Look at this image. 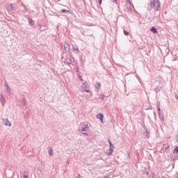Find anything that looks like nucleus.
Returning a JSON list of instances; mask_svg holds the SVG:
<instances>
[{
	"instance_id": "nucleus-15",
	"label": "nucleus",
	"mask_w": 178,
	"mask_h": 178,
	"mask_svg": "<svg viewBox=\"0 0 178 178\" xmlns=\"http://www.w3.org/2000/svg\"><path fill=\"white\" fill-rule=\"evenodd\" d=\"M151 31H152V33H154V34H156V33H158V31L156 30V29L155 27H152V28L151 29Z\"/></svg>"
},
{
	"instance_id": "nucleus-18",
	"label": "nucleus",
	"mask_w": 178,
	"mask_h": 178,
	"mask_svg": "<svg viewBox=\"0 0 178 178\" xmlns=\"http://www.w3.org/2000/svg\"><path fill=\"white\" fill-rule=\"evenodd\" d=\"M66 63H67V65H69V66H70V65H72L71 61H70V58H67L66 59Z\"/></svg>"
},
{
	"instance_id": "nucleus-14",
	"label": "nucleus",
	"mask_w": 178,
	"mask_h": 178,
	"mask_svg": "<svg viewBox=\"0 0 178 178\" xmlns=\"http://www.w3.org/2000/svg\"><path fill=\"white\" fill-rule=\"evenodd\" d=\"M4 87H6V90H7L8 92H10V86L8 85V83H5Z\"/></svg>"
},
{
	"instance_id": "nucleus-5",
	"label": "nucleus",
	"mask_w": 178,
	"mask_h": 178,
	"mask_svg": "<svg viewBox=\"0 0 178 178\" xmlns=\"http://www.w3.org/2000/svg\"><path fill=\"white\" fill-rule=\"evenodd\" d=\"M115 149V146L114 145H112L109 147V149H108V152H107V155L108 156H111V155H112V154H113V149Z\"/></svg>"
},
{
	"instance_id": "nucleus-3",
	"label": "nucleus",
	"mask_w": 178,
	"mask_h": 178,
	"mask_svg": "<svg viewBox=\"0 0 178 178\" xmlns=\"http://www.w3.org/2000/svg\"><path fill=\"white\" fill-rule=\"evenodd\" d=\"M3 123L4 126H8V127H10L12 126V123H10L9 119L8 118L3 119Z\"/></svg>"
},
{
	"instance_id": "nucleus-37",
	"label": "nucleus",
	"mask_w": 178,
	"mask_h": 178,
	"mask_svg": "<svg viewBox=\"0 0 178 178\" xmlns=\"http://www.w3.org/2000/svg\"><path fill=\"white\" fill-rule=\"evenodd\" d=\"M145 175H148V171L145 172Z\"/></svg>"
},
{
	"instance_id": "nucleus-38",
	"label": "nucleus",
	"mask_w": 178,
	"mask_h": 178,
	"mask_svg": "<svg viewBox=\"0 0 178 178\" xmlns=\"http://www.w3.org/2000/svg\"><path fill=\"white\" fill-rule=\"evenodd\" d=\"M62 12H67V10H63Z\"/></svg>"
},
{
	"instance_id": "nucleus-26",
	"label": "nucleus",
	"mask_w": 178,
	"mask_h": 178,
	"mask_svg": "<svg viewBox=\"0 0 178 178\" xmlns=\"http://www.w3.org/2000/svg\"><path fill=\"white\" fill-rule=\"evenodd\" d=\"M126 1L129 5H131V2L130 1V0H126Z\"/></svg>"
},
{
	"instance_id": "nucleus-13",
	"label": "nucleus",
	"mask_w": 178,
	"mask_h": 178,
	"mask_svg": "<svg viewBox=\"0 0 178 178\" xmlns=\"http://www.w3.org/2000/svg\"><path fill=\"white\" fill-rule=\"evenodd\" d=\"M48 154L50 156H54V151L52 150V148L49 147L48 149Z\"/></svg>"
},
{
	"instance_id": "nucleus-39",
	"label": "nucleus",
	"mask_w": 178,
	"mask_h": 178,
	"mask_svg": "<svg viewBox=\"0 0 178 178\" xmlns=\"http://www.w3.org/2000/svg\"><path fill=\"white\" fill-rule=\"evenodd\" d=\"M104 178H108V177H105Z\"/></svg>"
},
{
	"instance_id": "nucleus-27",
	"label": "nucleus",
	"mask_w": 178,
	"mask_h": 178,
	"mask_svg": "<svg viewBox=\"0 0 178 178\" xmlns=\"http://www.w3.org/2000/svg\"><path fill=\"white\" fill-rule=\"evenodd\" d=\"M79 79H80L81 81H83V76L79 75Z\"/></svg>"
},
{
	"instance_id": "nucleus-1",
	"label": "nucleus",
	"mask_w": 178,
	"mask_h": 178,
	"mask_svg": "<svg viewBox=\"0 0 178 178\" xmlns=\"http://www.w3.org/2000/svg\"><path fill=\"white\" fill-rule=\"evenodd\" d=\"M145 8L148 12H151L152 9H154L156 12L161 10V1L159 0H150Z\"/></svg>"
},
{
	"instance_id": "nucleus-34",
	"label": "nucleus",
	"mask_w": 178,
	"mask_h": 178,
	"mask_svg": "<svg viewBox=\"0 0 178 178\" xmlns=\"http://www.w3.org/2000/svg\"><path fill=\"white\" fill-rule=\"evenodd\" d=\"M76 72H79V67L76 68Z\"/></svg>"
},
{
	"instance_id": "nucleus-28",
	"label": "nucleus",
	"mask_w": 178,
	"mask_h": 178,
	"mask_svg": "<svg viewBox=\"0 0 178 178\" xmlns=\"http://www.w3.org/2000/svg\"><path fill=\"white\" fill-rule=\"evenodd\" d=\"M160 105H161V103H160V102H157V103H156L157 108H159Z\"/></svg>"
},
{
	"instance_id": "nucleus-35",
	"label": "nucleus",
	"mask_w": 178,
	"mask_h": 178,
	"mask_svg": "<svg viewBox=\"0 0 178 178\" xmlns=\"http://www.w3.org/2000/svg\"><path fill=\"white\" fill-rule=\"evenodd\" d=\"M83 134L84 136H88V134H87V133H83Z\"/></svg>"
},
{
	"instance_id": "nucleus-21",
	"label": "nucleus",
	"mask_w": 178,
	"mask_h": 178,
	"mask_svg": "<svg viewBox=\"0 0 178 178\" xmlns=\"http://www.w3.org/2000/svg\"><path fill=\"white\" fill-rule=\"evenodd\" d=\"M174 154H178V147H175L174 149Z\"/></svg>"
},
{
	"instance_id": "nucleus-7",
	"label": "nucleus",
	"mask_w": 178,
	"mask_h": 178,
	"mask_svg": "<svg viewBox=\"0 0 178 178\" xmlns=\"http://www.w3.org/2000/svg\"><path fill=\"white\" fill-rule=\"evenodd\" d=\"M143 136L146 137V138H149L150 137L149 130L147 129H145V131L143 132Z\"/></svg>"
},
{
	"instance_id": "nucleus-16",
	"label": "nucleus",
	"mask_w": 178,
	"mask_h": 178,
	"mask_svg": "<svg viewBox=\"0 0 178 178\" xmlns=\"http://www.w3.org/2000/svg\"><path fill=\"white\" fill-rule=\"evenodd\" d=\"M95 88H97V90H99V88H101V83H96V84H95Z\"/></svg>"
},
{
	"instance_id": "nucleus-29",
	"label": "nucleus",
	"mask_w": 178,
	"mask_h": 178,
	"mask_svg": "<svg viewBox=\"0 0 178 178\" xmlns=\"http://www.w3.org/2000/svg\"><path fill=\"white\" fill-rule=\"evenodd\" d=\"M113 3H118V1L116 0H111Z\"/></svg>"
},
{
	"instance_id": "nucleus-24",
	"label": "nucleus",
	"mask_w": 178,
	"mask_h": 178,
	"mask_svg": "<svg viewBox=\"0 0 178 178\" xmlns=\"http://www.w3.org/2000/svg\"><path fill=\"white\" fill-rule=\"evenodd\" d=\"M124 35H129V32H127V31H124Z\"/></svg>"
},
{
	"instance_id": "nucleus-33",
	"label": "nucleus",
	"mask_w": 178,
	"mask_h": 178,
	"mask_svg": "<svg viewBox=\"0 0 178 178\" xmlns=\"http://www.w3.org/2000/svg\"><path fill=\"white\" fill-rule=\"evenodd\" d=\"M99 5H102V0H99Z\"/></svg>"
},
{
	"instance_id": "nucleus-30",
	"label": "nucleus",
	"mask_w": 178,
	"mask_h": 178,
	"mask_svg": "<svg viewBox=\"0 0 178 178\" xmlns=\"http://www.w3.org/2000/svg\"><path fill=\"white\" fill-rule=\"evenodd\" d=\"M24 178H29V176H27V175H26V173L24 174Z\"/></svg>"
},
{
	"instance_id": "nucleus-8",
	"label": "nucleus",
	"mask_w": 178,
	"mask_h": 178,
	"mask_svg": "<svg viewBox=\"0 0 178 178\" xmlns=\"http://www.w3.org/2000/svg\"><path fill=\"white\" fill-rule=\"evenodd\" d=\"M64 48L66 52H70V45L69 44V43L65 42L64 44Z\"/></svg>"
},
{
	"instance_id": "nucleus-2",
	"label": "nucleus",
	"mask_w": 178,
	"mask_h": 178,
	"mask_svg": "<svg viewBox=\"0 0 178 178\" xmlns=\"http://www.w3.org/2000/svg\"><path fill=\"white\" fill-rule=\"evenodd\" d=\"M81 88L85 92H90V86L88 83H87V82H84L81 85Z\"/></svg>"
},
{
	"instance_id": "nucleus-22",
	"label": "nucleus",
	"mask_w": 178,
	"mask_h": 178,
	"mask_svg": "<svg viewBox=\"0 0 178 178\" xmlns=\"http://www.w3.org/2000/svg\"><path fill=\"white\" fill-rule=\"evenodd\" d=\"M27 104V102L26 101V99H23L22 101V105H26Z\"/></svg>"
},
{
	"instance_id": "nucleus-20",
	"label": "nucleus",
	"mask_w": 178,
	"mask_h": 178,
	"mask_svg": "<svg viewBox=\"0 0 178 178\" xmlns=\"http://www.w3.org/2000/svg\"><path fill=\"white\" fill-rule=\"evenodd\" d=\"M99 99H104L105 98V95H99Z\"/></svg>"
},
{
	"instance_id": "nucleus-12",
	"label": "nucleus",
	"mask_w": 178,
	"mask_h": 178,
	"mask_svg": "<svg viewBox=\"0 0 178 178\" xmlns=\"http://www.w3.org/2000/svg\"><path fill=\"white\" fill-rule=\"evenodd\" d=\"M125 6L128 10H131V7L134 9V6H133V4H127Z\"/></svg>"
},
{
	"instance_id": "nucleus-10",
	"label": "nucleus",
	"mask_w": 178,
	"mask_h": 178,
	"mask_svg": "<svg viewBox=\"0 0 178 178\" xmlns=\"http://www.w3.org/2000/svg\"><path fill=\"white\" fill-rule=\"evenodd\" d=\"M88 129V124H83L82 128L80 129V131H87Z\"/></svg>"
},
{
	"instance_id": "nucleus-25",
	"label": "nucleus",
	"mask_w": 178,
	"mask_h": 178,
	"mask_svg": "<svg viewBox=\"0 0 178 178\" xmlns=\"http://www.w3.org/2000/svg\"><path fill=\"white\" fill-rule=\"evenodd\" d=\"M70 62H74V58L73 57H70Z\"/></svg>"
},
{
	"instance_id": "nucleus-32",
	"label": "nucleus",
	"mask_w": 178,
	"mask_h": 178,
	"mask_svg": "<svg viewBox=\"0 0 178 178\" xmlns=\"http://www.w3.org/2000/svg\"><path fill=\"white\" fill-rule=\"evenodd\" d=\"M157 109L159 111V113H161V108L160 107H157Z\"/></svg>"
},
{
	"instance_id": "nucleus-19",
	"label": "nucleus",
	"mask_w": 178,
	"mask_h": 178,
	"mask_svg": "<svg viewBox=\"0 0 178 178\" xmlns=\"http://www.w3.org/2000/svg\"><path fill=\"white\" fill-rule=\"evenodd\" d=\"M159 116L160 118V120H163V115H162L161 113H159Z\"/></svg>"
},
{
	"instance_id": "nucleus-4",
	"label": "nucleus",
	"mask_w": 178,
	"mask_h": 178,
	"mask_svg": "<svg viewBox=\"0 0 178 178\" xmlns=\"http://www.w3.org/2000/svg\"><path fill=\"white\" fill-rule=\"evenodd\" d=\"M0 102L2 106H5V104H6V100L5 99V97H3V94H0Z\"/></svg>"
},
{
	"instance_id": "nucleus-17",
	"label": "nucleus",
	"mask_w": 178,
	"mask_h": 178,
	"mask_svg": "<svg viewBox=\"0 0 178 178\" xmlns=\"http://www.w3.org/2000/svg\"><path fill=\"white\" fill-rule=\"evenodd\" d=\"M29 24H31V26H34V21H33V19L29 18Z\"/></svg>"
},
{
	"instance_id": "nucleus-23",
	"label": "nucleus",
	"mask_w": 178,
	"mask_h": 178,
	"mask_svg": "<svg viewBox=\"0 0 178 178\" xmlns=\"http://www.w3.org/2000/svg\"><path fill=\"white\" fill-rule=\"evenodd\" d=\"M161 90V88H155V90H154V91L156 92H158L159 90Z\"/></svg>"
},
{
	"instance_id": "nucleus-31",
	"label": "nucleus",
	"mask_w": 178,
	"mask_h": 178,
	"mask_svg": "<svg viewBox=\"0 0 178 178\" xmlns=\"http://www.w3.org/2000/svg\"><path fill=\"white\" fill-rule=\"evenodd\" d=\"M108 144H109L110 147H111V145H113L112 144V142H111V140H108Z\"/></svg>"
},
{
	"instance_id": "nucleus-11",
	"label": "nucleus",
	"mask_w": 178,
	"mask_h": 178,
	"mask_svg": "<svg viewBox=\"0 0 178 178\" xmlns=\"http://www.w3.org/2000/svg\"><path fill=\"white\" fill-rule=\"evenodd\" d=\"M13 9H15V6H13V5L12 4H9L8 6H7V10L8 12H12V10H13Z\"/></svg>"
},
{
	"instance_id": "nucleus-6",
	"label": "nucleus",
	"mask_w": 178,
	"mask_h": 178,
	"mask_svg": "<svg viewBox=\"0 0 178 178\" xmlns=\"http://www.w3.org/2000/svg\"><path fill=\"white\" fill-rule=\"evenodd\" d=\"M97 119H99L102 123H104V114L98 113L96 115Z\"/></svg>"
},
{
	"instance_id": "nucleus-9",
	"label": "nucleus",
	"mask_w": 178,
	"mask_h": 178,
	"mask_svg": "<svg viewBox=\"0 0 178 178\" xmlns=\"http://www.w3.org/2000/svg\"><path fill=\"white\" fill-rule=\"evenodd\" d=\"M72 51L74 54H79V47L77 46L72 45Z\"/></svg>"
},
{
	"instance_id": "nucleus-36",
	"label": "nucleus",
	"mask_w": 178,
	"mask_h": 178,
	"mask_svg": "<svg viewBox=\"0 0 178 178\" xmlns=\"http://www.w3.org/2000/svg\"><path fill=\"white\" fill-rule=\"evenodd\" d=\"M129 156H130V152H127Z\"/></svg>"
}]
</instances>
